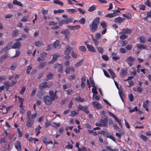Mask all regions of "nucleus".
<instances>
[{
  "mask_svg": "<svg viewBox=\"0 0 151 151\" xmlns=\"http://www.w3.org/2000/svg\"><path fill=\"white\" fill-rule=\"evenodd\" d=\"M26 89V87L24 86H23L22 87V89H21L20 91V94H22L25 91Z\"/></svg>",
  "mask_w": 151,
  "mask_h": 151,
  "instance_id": "5fc2aeb1",
  "label": "nucleus"
},
{
  "mask_svg": "<svg viewBox=\"0 0 151 151\" xmlns=\"http://www.w3.org/2000/svg\"><path fill=\"white\" fill-rule=\"evenodd\" d=\"M101 119L99 121V122H101L103 125V127H107L108 126L107 123L108 119L107 117L105 115H102Z\"/></svg>",
  "mask_w": 151,
  "mask_h": 151,
  "instance_id": "f03ea898",
  "label": "nucleus"
},
{
  "mask_svg": "<svg viewBox=\"0 0 151 151\" xmlns=\"http://www.w3.org/2000/svg\"><path fill=\"white\" fill-rule=\"evenodd\" d=\"M92 92L94 94H98V92L96 91V87L93 88L92 89Z\"/></svg>",
  "mask_w": 151,
  "mask_h": 151,
  "instance_id": "49530a36",
  "label": "nucleus"
},
{
  "mask_svg": "<svg viewBox=\"0 0 151 151\" xmlns=\"http://www.w3.org/2000/svg\"><path fill=\"white\" fill-rule=\"evenodd\" d=\"M17 80H15L14 81H12V82L10 83L9 85V86L11 87H12L14 86L16 83H17Z\"/></svg>",
  "mask_w": 151,
  "mask_h": 151,
  "instance_id": "bf43d9fd",
  "label": "nucleus"
},
{
  "mask_svg": "<svg viewBox=\"0 0 151 151\" xmlns=\"http://www.w3.org/2000/svg\"><path fill=\"white\" fill-rule=\"evenodd\" d=\"M127 72L126 70L124 69H122L121 70V72L120 73V74L122 76H125L127 74Z\"/></svg>",
  "mask_w": 151,
  "mask_h": 151,
  "instance_id": "473e14b6",
  "label": "nucleus"
},
{
  "mask_svg": "<svg viewBox=\"0 0 151 151\" xmlns=\"http://www.w3.org/2000/svg\"><path fill=\"white\" fill-rule=\"evenodd\" d=\"M143 107L145 109V110L148 111L149 110V109H148V106L145 103H144L143 105Z\"/></svg>",
  "mask_w": 151,
  "mask_h": 151,
  "instance_id": "79ce46f5",
  "label": "nucleus"
},
{
  "mask_svg": "<svg viewBox=\"0 0 151 151\" xmlns=\"http://www.w3.org/2000/svg\"><path fill=\"white\" fill-rule=\"evenodd\" d=\"M102 57V58L106 61H108L109 60V57L107 55H103Z\"/></svg>",
  "mask_w": 151,
  "mask_h": 151,
  "instance_id": "a18cd8bd",
  "label": "nucleus"
},
{
  "mask_svg": "<svg viewBox=\"0 0 151 151\" xmlns=\"http://www.w3.org/2000/svg\"><path fill=\"white\" fill-rule=\"evenodd\" d=\"M46 65V63L45 62L41 63L40 64L38 68L39 69H42Z\"/></svg>",
  "mask_w": 151,
  "mask_h": 151,
  "instance_id": "72a5a7b5",
  "label": "nucleus"
},
{
  "mask_svg": "<svg viewBox=\"0 0 151 151\" xmlns=\"http://www.w3.org/2000/svg\"><path fill=\"white\" fill-rule=\"evenodd\" d=\"M59 41L58 40H56L53 44V46L55 48L57 47L59 45Z\"/></svg>",
  "mask_w": 151,
  "mask_h": 151,
  "instance_id": "3c124183",
  "label": "nucleus"
},
{
  "mask_svg": "<svg viewBox=\"0 0 151 151\" xmlns=\"http://www.w3.org/2000/svg\"><path fill=\"white\" fill-rule=\"evenodd\" d=\"M28 16H24L23 18L21 20V21L25 22H27V21L28 20Z\"/></svg>",
  "mask_w": 151,
  "mask_h": 151,
  "instance_id": "7c9ffc66",
  "label": "nucleus"
},
{
  "mask_svg": "<svg viewBox=\"0 0 151 151\" xmlns=\"http://www.w3.org/2000/svg\"><path fill=\"white\" fill-rule=\"evenodd\" d=\"M135 60V59L132 56H130L127 59L126 61L128 63H129L133 62Z\"/></svg>",
  "mask_w": 151,
  "mask_h": 151,
  "instance_id": "4be33fe9",
  "label": "nucleus"
},
{
  "mask_svg": "<svg viewBox=\"0 0 151 151\" xmlns=\"http://www.w3.org/2000/svg\"><path fill=\"white\" fill-rule=\"evenodd\" d=\"M90 83L92 85V86L93 87V88L96 87V86L95 85V83L94 81L92 80H90Z\"/></svg>",
  "mask_w": 151,
  "mask_h": 151,
  "instance_id": "69168bd1",
  "label": "nucleus"
},
{
  "mask_svg": "<svg viewBox=\"0 0 151 151\" xmlns=\"http://www.w3.org/2000/svg\"><path fill=\"white\" fill-rule=\"evenodd\" d=\"M119 96L120 97V98H121L122 101L123 102H124V99L122 97V95H123L122 92H121V91H119Z\"/></svg>",
  "mask_w": 151,
  "mask_h": 151,
  "instance_id": "864d4df0",
  "label": "nucleus"
},
{
  "mask_svg": "<svg viewBox=\"0 0 151 151\" xmlns=\"http://www.w3.org/2000/svg\"><path fill=\"white\" fill-rule=\"evenodd\" d=\"M145 5L149 7H151V3L148 0H147L145 3Z\"/></svg>",
  "mask_w": 151,
  "mask_h": 151,
  "instance_id": "de8ad7c7",
  "label": "nucleus"
},
{
  "mask_svg": "<svg viewBox=\"0 0 151 151\" xmlns=\"http://www.w3.org/2000/svg\"><path fill=\"white\" fill-rule=\"evenodd\" d=\"M92 105L94 108L100 109L101 108V104L98 102L96 101H93L92 103Z\"/></svg>",
  "mask_w": 151,
  "mask_h": 151,
  "instance_id": "9d476101",
  "label": "nucleus"
},
{
  "mask_svg": "<svg viewBox=\"0 0 151 151\" xmlns=\"http://www.w3.org/2000/svg\"><path fill=\"white\" fill-rule=\"evenodd\" d=\"M125 20L124 18H123L120 17H118L115 18L114 20V22L115 23L120 24L122 23Z\"/></svg>",
  "mask_w": 151,
  "mask_h": 151,
  "instance_id": "0eeeda50",
  "label": "nucleus"
},
{
  "mask_svg": "<svg viewBox=\"0 0 151 151\" xmlns=\"http://www.w3.org/2000/svg\"><path fill=\"white\" fill-rule=\"evenodd\" d=\"M96 46H97L98 45L99 43V42L98 41L97 39V38H92Z\"/></svg>",
  "mask_w": 151,
  "mask_h": 151,
  "instance_id": "0e129e2a",
  "label": "nucleus"
},
{
  "mask_svg": "<svg viewBox=\"0 0 151 151\" xmlns=\"http://www.w3.org/2000/svg\"><path fill=\"white\" fill-rule=\"evenodd\" d=\"M67 27L71 30H76L79 29L80 27V26L79 25H77L73 26L68 25L67 26Z\"/></svg>",
  "mask_w": 151,
  "mask_h": 151,
  "instance_id": "ddd939ff",
  "label": "nucleus"
},
{
  "mask_svg": "<svg viewBox=\"0 0 151 151\" xmlns=\"http://www.w3.org/2000/svg\"><path fill=\"white\" fill-rule=\"evenodd\" d=\"M32 69V67L30 66H29L27 67L26 72L27 74H29L30 73V71Z\"/></svg>",
  "mask_w": 151,
  "mask_h": 151,
  "instance_id": "052dcab7",
  "label": "nucleus"
},
{
  "mask_svg": "<svg viewBox=\"0 0 151 151\" xmlns=\"http://www.w3.org/2000/svg\"><path fill=\"white\" fill-rule=\"evenodd\" d=\"M78 113L75 112V111H71V116H75L78 115Z\"/></svg>",
  "mask_w": 151,
  "mask_h": 151,
  "instance_id": "680f3d73",
  "label": "nucleus"
},
{
  "mask_svg": "<svg viewBox=\"0 0 151 151\" xmlns=\"http://www.w3.org/2000/svg\"><path fill=\"white\" fill-rule=\"evenodd\" d=\"M47 83L44 82L41 83L39 86V88L40 89L43 90L47 88Z\"/></svg>",
  "mask_w": 151,
  "mask_h": 151,
  "instance_id": "9b49d317",
  "label": "nucleus"
},
{
  "mask_svg": "<svg viewBox=\"0 0 151 151\" xmlns=\"http://www.w3.org/2000/svg\"><path fill=\"white\" fill-rule=\"evenodd\" d=\"M42 12L43 15H45L47 14L48 13V10H45L44 9H42Z\"/></svg>",
  "mask_w": 151,
  "mask_h": 151,
  "instance_id": "e2e57ef3",
  "label": "nucleus"
},
{
  "mask_svg": "<svg viewBox=\"0 0 151 151\" xmlns=\"http://www.w3.org/2000/svg\"><path fill=\"white\" fill-rule=\"evenodd\" d=\"M13 3L14 5H17L21 7H22L23 6V4L21 3L20 2L17 0H14L13 1Z\"/></svg>",
  "mask_w": 151,
  "mask_h": 151,
  "instance_id": "412c9836",
  "label": "nucleus"
},
{
  "mask_svg": "<svg viewBox=\"0 0 151 151\" xmlns=\"http://www.w3.org/2000/svg\"><path fill=\"white\" fill-rule=\"evenodd\" d=\"M128 97L129 99L130 100V101H132L134 99V98L132 94H129L128 96Z\"/></svg>",
  "mask_w": 151,
  "mask_h": 151,
  "instance_id": "09e8293b",
  "label": "nucleus"
},
{
  "mask_svg": "<svg viewBox=\"0 0 151 151\" xmlns=\"http://www.w3.org/2000/svg\"><path fill=\"white\" fill-rule=\"evenodd\" d=\"M16 63H14L12 64V66L10 68V69L11 70H14L15 69V68H16V67H17L16 66H15V65L16 64Z\"/></svg>",
  "mask_w": 151,
  "mask_h": 151,
  "instance_id": "ea45409f",
  "label": "nucleus"
},
{
  "mask_svg": "<svg viewBox=\"0 0 151 151\" xmlns=\"http://www.w3.org/2000/svg\"><path fill=\"white\" fill-rule=\"evenodd\" d=\"M21 46V44L19 42H17L14 43L12 47V48H17L19 49Z\"/></svg>",
  "mask_w": 151,
  "mask_h": 151,
  "instance_id": "4468645a",
  "label": "nucleus"
},
{
  "mask_svg": "<svg viewBox=\"0 0 151 151\" xmlns=\"http://www.w3.org/2000/svg\"><path fill=\"white\" fill-rule=\"evenodd\" d=\"M58 23L60 26L63 24H66L65 19H62Z\"/></svg>",
  "mask_w": 151,
  "mask_h": 151,
  "instance_id": "cd10ccee",
  "label": "nucleus"
},
{
  "mask_svg": "<svg viewBox=\"0 0 151 151\" xmlns=\"http://www.w3.org/2000/svg\"><path fill=\"white\" fill-rule=\"evenodd\" d=\"M49 96L52 101H54L55 99L58 98V97L56 94L54 93V91L52 90H50L49 91Z\"/></svg>",
  "mask_w": 151,
  "mask_h": 151,
  "instance_id": "423d86ee",
  "label": "nucleus"
},
{
  "mask_svg": "<svg viewBox=\"0 0 151 151\" xmlns=\"http://www.w3.org/2000/svg\"><path fill=\"white\" fill-rule=\"evenodd\" d=\"M73 19V18H68L65 19L66 24H69L71 22Z\"/></svg>",
  "mask_w": 151,
  "mask_h": 151,
  "instance_id": "2f4dec72",
  "label": "nucleus"
},
{
  "mask_svg": "<svg viewBox=\"0 0 151 151\" xmlns=\"http://www.w3.org/2000/svg\"><path fill=\"white\" fill-rule=\"evenodd\" d=\"M129 112L130 113H132L135 111H137V106L135 107L133 109H131L130 108H129Z\"/></svg>",
  "mask_w": 151,
  "mask_h": 151,
  "instance_id": "8fccbe9b",
  "label": "nucleus"
},
{
  "mask_svg": "<svg viewBox=\"0 0 151 151\" xmlns=\"http://www.w3.org/2000/svg\"><path fill=\"white\" fill-rule=\"evenodd\" d=\"M83 61V59H82L81 60H79L75 64V68H77L79 67V66H81Z\"/></svg>",
  "mask_w": 151,
  "mask_h": 151,
  "instance_id": "5701e85b",
  "label": "nucleus"
},
{
  "mask_svg": "<svg viewBox=\"0 0 151 151\" xmlns=\"http://www.w3.org/2000/svg\"><path fill=\"white\" fill-rule=\"evenodd\" d=\"M15 147L19 151H20L21 150V146L20 145V142L19 141H17L15 144Z\"/></svg>",
  "mask_w": 151,
  "mask_h": 151,
  "instance_id": "a211bd4d",
  "label": "nucleus"
},
{
  "mask_svg": "<svg viewBox=\"0 0 151 151\" xmlns=\"http://www.w3.org/2000/svg\"><path fill=\"white\" fill-rule=\"evenodd\" d=\"M97 48L99 51V52L103 53L104 51L103 48L100 47H97Z\"/></svg>",
  "mask_w": 151,
  "mask_h": 151,
  "instance_id": "a19ab883",
  "label": "nucleus"
},
{
  "mask_svg": "<svg viewBox=\"0 0 151 151\" xmlns=\"http://www.w3.org/2000/svg\"><path fill=\"white\" fill-rule=\"evenodd\" d=\"M8 50V49L6 47H5L1 49V53H4L7 51Z\"/></svg>",
  "mask_w": 151,
  "mask_h": 151,
  "instance_id": "4d7b16f0",
  "label": "nucleus"
},
{
  "mask_svg": "<svg viewBox=\"0 0 151 151\" xmlns=\"http://www.w3.org/2000/svg\"><path fill=\"white\" fill-rule=\"evenodd\" d=\"M96 5H94L90 6L89 8L88 11L89 12H92L95 10L96 8Z\"/></svg>",
  "mask_w": 151,
  "mask_h": 151,
  "instance_id": "a878e982",
  "label": "nucleus"
},
{
  "mask_svg": "<svg viewBox=\"0 0 151 151\" xmlns=\"http://www.w3.org/2000/svg\"><path fill=\"white\" fill-rule=\"evenodd\" d=\"M123 16L124 17H126L128 19H130L131 18V15L130 14H128L127 15L123 14Z\"/></svg>",
  "mask_w": 151,
  "mask_h": 151,
  "instance_id": "c03bdc74",
  "label": "nucleus"
},
{
  "mask_svg": "<svg viewBox=\"0 0 151 151\" xmlns=\"http://www.w3.org/2000/svg\"><path fill=\"white\" fill-rule=\"evenodd\" d=\"M44 92L43 91H40L38 92L37 93V97L39 99H41L42 98H43L42 96L44 95Z\"/></svg>",
  "mask_w": 151,
  "mask_h": 151,
  "instance_id": "f3484780",
  "label": "nucleus"
},
{
  "mask_svg": "<svg viewBox=\"0 0 151 151\" xmlns=\"http://www.w3.org/2000/svg\"><path fill=\"white\" fill-rule=\"evenodd\" d=\"M72 56L74 58H76L77 57V53L74 51H72L71 53Z\"/></svg>",
  "mask_w": 151,
  "mask_h": 151,
  "instance_id": "c9c22d12",
  "label": "nucleus"
},
{
  "mask_svg": "<svg viewBox=\"0 0 151 151\" xmlns=\"http://www.w3.org/2000/svg\"><path fill=\"white\" fill-rule=\"evenodd\" d=\"M99 21L100 18L99 17L96 18L93 21L92 24L89 26L90 30L91 32H94L97 30Z\"/></svg>",
  "mask_w": 151,
  "mask_h": 151,
  "instance_id": "f257e3e1",
  "label": "nucleus"
},
{
  "mask_svg": "<svg viewBox=\"0 0 151 151\" xmlns=\"http://www.w3.org/2000/svg\"><path fill=\"white\" fill-rule=\"evenodd\" d=\"M100 25L103 28H106L107 27L106 24L104 21H101L100 22Z\"/></svg>",
  "mask_w": 151,
  "mask_h": 151,
  "instance_id": "bb28decb",
  "label": "nucleus"
},
{
  "mask_svg": "<svg viewBox=\"0 0 151 151\" xmlns=\"http://www.w3.org/2000/svg\"><path fill=\"white\" fill-rule=\"evenodd\" d=\"M134 84V82L132 81H128V84L127 85L128 87H130L132 86Z\"/></svg>",
  "mask_w": 151,
  "mask_h": 151,
  "instance_id": "603ef678",
  "label": "nucleus"
},
{
  "mask_svg": "<svg viewBox=\"0 0 151 151\" xmlns=\"http://www.w3.org/2000/svg\"><path fill=\"white\" fill-rule=\"evenodd\" d=\"M41 127L40 126V125H39L37 126V127H36L35 131V132H38V131H40V130L41 129Z\"/></svg>",
  "mask_w": 151,
  "mask_h": 151,
  "instance_id": "774afa93",
  "label": "nucleus"
},
{
  "mask_svg": "<svg viewBox=\"0 0 151 151\" xmlns=\"http://www.w3.org/2000/svg\"><path fill=\"white\" fill-rule=\"evenodd\" d=\"M72 48L70 47L69 45H67L66 47V49L64 52L65 55H69Z\"/></svg>",
  "mask_w": 151,
  "mask_h": 151,
  "instance_id": "1a4fd4ad",
  "label": "nucleus"
},
{
  "mask_svg": "<svg viewBox=\"0 0 151 151\" xmlns=\"http://www.w3.org/2000/svg\"><path fill=\"white\" fill-rule=\"evenodd\" d=\"M75 100L76 101H78L81 102H83L84 101V99L82 98L80 96H78V98H76Z\"/></svg>",
  "mask_w": 151,
  "mask_h": 151,
  "instance_id": "c85d7f7f",
  "label": "nucleus"
},
{
  "mask_svg": "<svg viewBox=\"0 0 151 151\" xmlns=\"http://www.w3.org/2000/svg\"><path fill=\"white\" fill-rule=\"evenodd\" d=\"M69 143V145H66L65 146V148L68 149H72L73 147V146L71 144H70Z\"/></svg>",
  "mask_w": 151,
  "mask_h": 151,
  "instance_id": "6e6d98bb",
  "label": "nucleus"
},
{
  "mask_svg": "<svg viewBox=\"0 0 151 151\" xmlns=\"http://www.w3.org/2000/svg\"><path fill=\"white\" fill-rule=\"evenodd\" d=\"M88 107H84L81 105L79 104L78 107V110H82L86 113L88 114L89 113V111L88 110Z\"/></svg>",
  "mask_w": 151,
  "mask_h": 151,
  "instance_id": "39448f33",
  "label": "nucleus"
},
{
  "mask_svg": "<svg viewBox=\"0 0 151 151\" xmlns=\"http://www.w3.org/2000/svg\"><path fill=\"white\" fill-rule=\"evenodd\" d=\"M93 99L94 100L98 101L100 99V98L96 95L93 94L92 97Z\"/></svg>",
  "mask_w": 151,
  "mask_h": 151,
  "instance_id": "e433bc0d",
  "label": "nucleus"
},
{
  "mask_svg": "<svg viewBox=\"0 0 151 151\" xmlns=\"http://www.w3.org/2000/svg\"><path fill=\"white\" fill-rule=\"evenodd\" d=\"M117 15V14L115 13H111L106 14L105 15V17L109 18H111L114 17Z\"/></svg>",
  "mask_w": 151,
  "mask_h": 151,
  "instance_id": "aec40b11",
  "label": "nucleus"
},
{
  "mask_svg": "<svg viewBox=\"0 0 151 151\" xmlns=\"http://www.w3.org/2000/svg\"><path fill=\"white\" fill-rule=\"evenodd\" d=\"M85 21L86 20L84 18H82L79 21V22L80 23L83 24L85 23Z\"/></svg>",
  "mask_w": 151,
  "mask_h": 151,
  "instance_id": "37998d69",
  "label": "nucleus"
},
{
  "mask_svg": "<svg viewBox=\"0 0 151 151\" xmlns=\"http://www.w3.org/2000/svg\"><path fill=\"white\" fill-rule=\"evenodd\" d=\"M61 33V34H64L66 38H68L70 37V31L68 29H66L65 30H63Z\"/></svg>",
  "mask_w": 151,
  "mask_h": 151,
  "instance_id": "6e6552de",
  "label": "nucleus"
},
{
  "mask_svg": "<svg viewBox=\"0 0 151 151\" xmlns=\"http://www.w3.org/2000/svg\"><path fill=\"white\" fill-rule=\"evenodd\" d=\"M35 45L37 46H40L43 44V42L41 41H38L35 42Z\"/></svg>",
  "mask_w": 151,
  "mask_h": 151,
  "instance_id": "c756f323",
  "label": "nucleus"
},
{
  "mask_svg": "<svg viewBox=\"0 0 151 151\" xmlns=\"http://www.w3.org/2000/svg\"><path fill=\"white\" fill-rule=\"evenodd\" d=\"M13 16V15L9 14L5 16V17L6 19H9L12 18Z\"/></svg>",
  "mask_w": 151,
  "mask_h": 151,
  "instance_id": "13d9d810",
  "label": "nucleus"
},
{
  "mask_svg": "<svg viewBox=\"0 0 151 151\" xmlns=\"http://www.w3.org/2000/svg\"><path fill=\"white\" fill-rule=\"evenodd\" d=\"M59 57V55H57L56 54H53V58L52 60L49 62L50 64H52L55 62L58 57Z\"/></svg>",
  "mask_w": 151,
  "mask_h": 151,
  "instance_id": "dca6fc26",
  "label": "nucleus"
},
{
  "mask_svg": "<svg viewBox=\"0 0 151 151\" xmlns=\"http://www.w3.org/2000/svg\"><path fill=\"white\" fill-rule=\"evenodd\" d=\"M18 33V31L17 30L14 31L12 32L13 36L14 37H16Z\"/></svg>",
  "mask_w": 151,
  "mask_h": 151,
  "instance_id": "f704fd0d",
  "label": "nucleus"
},
{
  "mask_svg": "<svg viewBox=\"0 0 151 151\" xmlns=\"http://www.w3.org/2000/svg\"><path fill=\"white\" fill-rule=\"evenodd\" d=\"M120 44L122 46H124L127 45V41L125 40H122L121 41Z\"/></svg>",
  "mask_w": 151,
  "mask_h": 151,
  "instance_id": "58836bf2",
  "label": "nucleus"
},
{
  "mask_svg": "<svg viewBox=\"0 0 151 151\" xmlns=\"http://www.w3.org/2000/svg\"><path fill=\"white\" fill-rule=\"evenodd\" d=\"M66 11L67 12L71 14H73L77 12L75 9H67Z\"/></svg>",
  "mask_w": 151,
  "mask_h": 151,
  "instance_id": "b1692460",
  "label": "nucleus"
},
{
  "mask_svg": "<svg viewBox=\"0 0 151 151\" xmlns=\"http://www.w3.org/2000/svg\"><path fill=\"white\" fill-rule=\"evenodd\" d=\"M33 123V121L32 120H31L30 118L28 119V120L27 122L26 125L27 127H31Z\"/></svg>",
  "mask_w": 151,
  "mask_h": 151,
  "instance_id": "6ab92c4d",
  "label": "nucleus"
},
{
  "mask_svg": "<svg viewBox=\"0 0 151 151\" xmlns=\"http://www.w3.org/2000/svg\"><path fill=\"white\" fill-rule=\"evenodd\" d=\"M6 58L5 57H4L3 55L1 56L0 58V62H2L4 60H5Z\"/></svg>",
  "mask_w": 151,
  "mask_h": 151,
  "instance_id": "338daca9",
  "label": "nucleus"
},
{
  "mask_svg": "<svg viewBox=\"0 0 151 151\" xmlns=\"http://www.w3.org/2000/svg\"><path fill=\"white\" fill-rule=\"evenodd\" d=\"M103 135L105 136H106L107 138L111 139L114 142H116L114 138L113 137H112L111 135L109 134L108 132H105L104 133H103Z\"/></svg>",
  "mask_w": 151,
  "mask_h": 151,
  "instance_id": "2eb2a0df",
  "label": "nucleus"
},
{
  "mask_svg": "<svg viewBox=\"0 0 151 151\" xmlns=\"http://www.w3.org/2000/svg\"><path fill=\"white\" fill-rule=\"evenodd\" d=\"M88 41L86 42H85V44H86L87 48L88 50L90 52H95V50L93 47L92 45H89L88 44H86L87 43H88Z\"/></svg>",
  "mask_w": 151,
  "mask_h": 151,
  "instance_id": "f8f14e48",
  "label": "nucleus"
},
{
  "mask_svg": "<svg viewBox=\"0 0 151 151\" xmlns=\"http://www.w3.org/2000/svg\"><path fill=\"white\" fill-rule=\"evenodd\" d=\"M108 71L113 78H114L116 77V76L115 74L111 69H109L108 70Z\"/></svg>",
  "mask_w": 151,
  "mask_h": 151,
  "instance_id": "393cba45",
  "label": "nucleus"
},
{
  "mask_svg": "<svg viewBox=\"0 0 151 151\" xmlns=\"http://www.w3.org/2000/svg\"><path fill=\"white\" fill-rule=\"evenodd\" d=\"M43 101L47 105H50L52 104V100L49 96L43 97Z\"/></svg>",
  "mask_w": 151,
  "mask_h": 151,
  "instance_id": "20e7f679",
  "label": "nucleus"
},
{
  "mask_svg": "<svg viewBox=\"0 0 151 151\" xmlns=\"http://www.w3.org/2000/svg\"><path fill=\"white\" fill-rule=\"evenodd\" d=\"M79 50L83 52H85L86 50V49L84 46H80L79 48Z\"/></svg>",
  "mask_w": 151,
  "mask_h": 151,
  "instance_id": "4c0bfd02",
  "label": "nucleus"
},
{
  "mask_svg": "<svg viewBox=\"0 0 151 151\" xmlns=\"http://www.w3.org/2000/svg\"><path fill=\"white\" fill-rule=\"evenodd\" d=\"M132 32V30L129 29H124L122 30L121 33L122 34L120 37V38H127V36L124 34L127 33L128 34H130Z\"/></svg>",
  "mask_w": 151,
  "mask_h": 151,
  "instance_id": "7ed1b4c3",
  "label": "nucleus"
}]
</instances>
